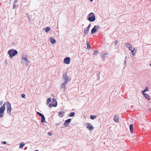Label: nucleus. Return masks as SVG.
<instances>
[{
    "instance_id": "obj_1",
    "label": "nucleus",
    "mask_w": 151,
    "mask_h": 151,
    "mask_svg": "<svg viewBox=\"0 0 151 151\" xmlns=\"http://www.w3.org/2000/svg\"><path fill=\"white\" fill-rule=\"evenodd\" d=\"M22 62L26 65H28L29 63V60L28 59L27 55L26 54L23 55Z\"/></svg>"
},
{
    "instance_id": "obj_2",
    "label": "nucleus",
    "mask_w": 151,
    "mask_h": 151,
    "mask_svg": "<svg viewBox=\"0 0 151 151\" xmlns=\"http://www.w3.org/2000/svg\"><path fill=\"white\" fill-rule=\"evenodd\" d=\"M8 53L9 54L10 57L12 58L13 57L15 56L17 54L18 52L17 51L14 50V49H12L8 51Z\"/></svg>"
},
{
    "instance_id": "obj_3",
    "label": "nucleus",
    "mask_w": 151,
    "mask_h": 151,
    "mask_svg": "<svg viewBox=\"0 0 151 151\" xmlns=\"http://www.w3.org/2000/svg\"><path fill=\"white\" fill-rule=\"evenodd\" d=\"M6 104L4 103L0 108V118H2L3 116L2 114L4 113L5 110Z\"/></svg>"
},
{
    "instance_id": "obj_4",
    "label": "nucleus",
    "mask_w": 151,
    "mask_h": 151,
    "mask_svg": "<svg viewBox=\"0 0 151 151\" xmlns=\"http://www.w3.org/2000/svg\"><path fill=\"white\" fill-rule=\"evenodd\" d=\"M89 17L88 20L90 22H93L95 20V18L94 14L93 13H91L89 15Z\"/></svg>"
},
{
    "instance_id": "obj_5",
    "label": "nucleus",
    "mask_w": 151,
    "mask_h": 151,
    "mask_svg": "<svg viewBox=\"0 0 151 151\" xmlns=\"http://www.w3.org/2000/svg\"><path fill=\"white\" fill-rule=\"evenodd\" d=\"M7 108L8 113L10 114L11 113V104L9 102H7Z\"/></svg>"
},
{
    "instance_id": "obj_6",
    "label": "nucleus",
    "mask_w": 151,
    "mask_h": 151,
    "mask_svg": "<svg viewBox=\"0 0 151 151\" xmlns=\"http://www.w3.org/2000/svg\"><path fill=\"white\" fill-rule=\"evenodd\" d=\"M70 59L69 57H67L64 59V63L67 64H68L70 63Z\"/></svg>"
},
{
    "instance_id": "obj_7",
    "label": "nucleus",
    "mask_w": 151,
    "mask_h": 151,
    "mask_svg": "<svg viewBox=\"0 0 151 151\" xmlns=\"http://www.w3.org/2000/svg\"><path fill=\"white\" fill-rule=\"evenodd\" d=\"M52 101L54 102V103H55V104H50L49 105V107L50 108L52 107V106L53 107H56L57 106V102L56 101H55L54 99H52Z\"/></svg>"
},
{
    "instance_id": "obj_8",
    "label": "nucleus",
    "mask_w": 151,
    "mask_h": 151,
    "mask_svg": "<svg viewBox=\"0 0 151 151\" xmlns=\"http://www.w3.org/2000/svg\"><path fill=\"white\" fill-rule=\"evenodd\" d=\"M98 27L96 26H95L91 30V33L92 34L95 33L97 31V29Z\"/></svg>"
},
{
    "instance_id": "obj_9",
    "label": "nucleus",
    "mask_w": 151,
    "mask_h": 151,
    "mask_svg": "<svg viewBox=\"0 0 151 151\" xmlns=\"http://www.w3.org/2000/svg\"><path fill=\"white\" fill-rule=\"evenodd\" d=\"M63 78L65 80V81L67 82L68 80V77L67 76V73H65L63 76Z\"/></svg>"
},
{
    "instance_id": "obj_10",
    "label": "nucleus",
    "mask_w": 151,
    "mask_h": 151,
    "mask_svg": "<svg viewBox=\"0 0 151 151\" xmlns=\"http://www.w3.org/2000/svg\"><path fill=\"white\" fill-rule=\"evenodd\" d=\"M91 124L90 123L87 124V128L89 129L90 130H92L93 129V126H90Z\"/></svg>"
},
{
    "instance_id": "obj_11",
    "label": "nucleus",
    "mask_w": 151,
    "mask_h": 151,
    "mask_svg": "<svg viewBox=\"0 0 151 151\" xmlns=\"http://www.w3.org/2000/svg\"><path fill=\"white\" fill-rule=\"evenodd\" d=\"M64 112L63 111H61L59 112L58 116L60 117H63L64 115Z\"/></svg>"
},
{
    "instance_id": "obj_12",
    "label": "nucleus",
    "mask_w": 151,
    "mask_h": 151,
    "mask_svg": "<svg viewBox=\"0 0 151 151\" xmlns=\"http://www.w3.org/2000/svg\"><path fill=\"white\" fill-rule=\"evenodd\" d=\"M71 120V119H70L66 120L65 121V125H68L70 123Z\"/></svg>"
},
{
    "instance_id": "obj_13",
    "label": "nucleus",
    "mask_w": 151,
    "mask_h": 151,
    "mask_svg": "<svg viewBox=\"0 0 151 151\" xmlns=\"http://www.w3.org/2000/svg\"><path fill=\"white\" fill-rule=\"evenodd\" d=\"M119 117L118 116L115 115L114 117V120L116 122H118L119 121Z\"/></svg>"
},
{
    "instance_id": "obj_14",
    "label": "nucleus",
    "mask_w": 151,
    "mask_h": 151,
    "mask_svg": "<svg viewBox=\"0 0 151 151\" xmlns=\"http://www.w3.org/2000/svg\"><path fill=\"white\" fill-rule=\"evenodd\" d=\"M143 94L144 95V96H145V97L148 100H150V98L147 94L145 93H143Z\"/></svg>"
},
{
    "instance_id": "obj_15",
    "label": "nucleus",
    "mask_w": 151,
    "mask_h": 151,
    "mask_svg": "<svg viewBox=\"0 0 151 151\" xmlns=\"http://www.w3.org/2000/svg\"><path fill=\"white\" fill-rule=\"evenodd\" d=\"M50 41L51 43L52 44L55 43L56 42L55 40L53 39L52 37L50 38Z\"/></svg>"
},
{
    "instance_id": "obj_16",
    "label": "nucleus",
    "mask_w": 151,
    "mask_h": 151,
    "mask_svg": "<svg viewBox=\"0 0 151 151\" xmlns=\"http://www.w3.org/2000/svg\"><path fill=\"white\" fill-rule=\"evenodd\" d=\"M126 46L127 47L129 48V49H130V48H132V45L128 43H126Z\"/></svg>"
},
{
    "instance_id": "obj_17",
    "label": "nucleus",
    "mask_w": 151,
    "mask_h": 151,
    "mask_svg": "<svg viewBox=\"0 0 151 151\" xmlns=\"http://www.w3.org/2000/svg\"><path fill=\"white\" fill-rule=\"evenodd\" d=\"M67 82L65 81L64 83H62L61 86L62 88H65V86L67 83Z\"/></svg>"
},
{
    "instance_id": "obj_18",
    "label": "nucleus",
    "mask_w": 151,
    "mask_h": 151,
    "mask_svg": "<svg viewBox=\"0 0 151 151\" xmlns=\"http://www.w3.org/2000/svg\"><path fill=\"white\" fill-rule=\"evenodd\" d=\"M89 29L87 28L84 29V33L86 35L88 32Z\"/></svg>"
},
{
    "instance_id": "obj_19",
    "label": "nucleus",
    "mask_w": 151,
    "mask_h": 151,
    "mask_svg": "<svg viewBox=\"0 0 151 151\" xmlns=\"http://www.w3.org/2000/svg\"><path fill=\"white\" fill-rule=\"evenodd\" d=\"M45 118L44 115H43L42 116H41V122L42 123H44L45 122Z\"/></svg>"
},
{
    "instance_id": "obj_20",
    "label": "nucleus",
    "mask_w": 151,
    "mask_h": 151,
    "mask_svg": "<svg viewBox=\"0 0 151 151\" xmlns=\"http://www.w3.org/2000/svg\"><path fill=\"white\" fill-rule=\"evenodd\" d=\"M133 49L131 50V52L132 53L133 55H134V54L136 52V50L135 48H133Z\"/></svg>"
},
{
    "instance_id": "obj_21",
    "label": "nucleus",
    "mask_w": 151,
    "mask_h": 151,
    "mask_svg": "<svg viewBox=\"0 0 151 151\" xmlns=\"http://www.w3.org/2000/svg\"><path fill=\"white\" fill-rule=\"evenodd\" d=\"M24 145L25 144L24 143H21L20 144L19 147L20 148L22 149L23 148Z\"/></svg>"
},
{
    "instance_id": "obj_22",
    "label": "nucleus",
    "mask_w": 151,
    "mask_h": 151,
    "mask_svg": "<svg viewBox=\"0 0 151 151\" xmlns=\"http://www.w3.org/2000/svg\"><path fill=\"white\" fill-rule=\"evenodd\" d=\"M129 128H130V130L131 132H132V131L133 129V125L132 124H131L130 125Z\"/></svg>"
},
{
    "instance_id": "obj_23",
    "label": "nucleus",
    "mask_w": 151,
    "mask_h": 151,
    "mask_svg": "<svg viewBox=\"0 0 151 151\" xmlns=\"http://www.w3.org/2000/svg\"><path fill=\"white\" fill-rule=\"evenodd\" d=\"M75 114V113L74 112H71L69 115V116L70 117H72Z\"/></svg>"
},
{
    "instance_id": "obj_24",
    "label": "nucleus",
    "mask_w": 151,
    "mask_h": 151,
    "mask_svg": "<svg viewBox=\"0 0 151 151\" xmlns=\"http://www.w3.org/2000/svg\"><path fill=\"white\" fill-rule=\"evenodd\" d=\"M96 116H93V115H91L90 116V118L92 119H95L96 118Z\"/></svg>"
},
{
    "instance_id": "obj_25",
    "label": "nucleus",
    "mask_w": 151,
    "mask_h": 151,
    "mask_svg": "<svg viewBox=\"0 0 151 151\" xmlns=\"http://www.w3.org/2000/svg\"><path fill=\"white\" fill-rule=\"evenodd\" d=\"M148 90V88L147 87L145 88V89L144 90L142 91V93H144L145 92L147 91Z\"/></svg>"
},
{
    "instance_id": "obj_26",
    "label": "nucleus",
    "mask_w": 151,
    "mask_h": 151,
    "mask_svg": "<svg viewBox=\"0 0 151 151\" xmlns=\"http://www.w3.org/2000/svg\"><path fill=\"white\" fill-rule=\"evenodd\" d=\"M86 43H87V48H89V49L90 48L91 46H90V45L89 44V42H87Z\"/></svg>"
},
{
    "instance_id": "obj_27",
    "label": "nucleus",
    "mask_w": 151,
    "mask_h": 151,
    "mask_svg": "<svg viewBox=\"0 0 151 151\" xmlns=\"http://www.w3.org/2000/svg\"><path fill=\"white\" fill-rule=\"evenodd\" d=\"M50 29V27H46L45 31L46 32H47L48 31H49Z\"/></svg>"
},
{
    "instance_id": "obj_28",
    "label": "nucleus",
    "mask_w": 151,
    "mask_h": 151,
    "mask_svg": "<svg viewBox=\"0 0 151 151\" xmlns=\"http://www.w3.org/2000/svg\"><path fill=\"white\" fill-rule=\"evenodd\" d=\"M51 100V99L50 98H49L47 99V104H48L49 103V102Z\"/></svg>"
},
{
    "instance_id": "obj_29",
    "label": "nucleus",
    "mask_w": 151,
    "mask_h": 151,
    "mask_svg": "<svg viewBox=\"0 0 151 151\" xmlns=\"http://www.w3.org/2000/svg\"><path fill=\"white\" fill-rule=\"evenodd\" d=\"M17 6V5L16 4V1H15L13 4V8L14 9H15Z\"/></svg>"
},
{
    "instance_id": "obj_30",
    "label": "nucleus",
    "mask_w": 151,
    "mask_h": 151,
    "mask_svg": "<svg viewBox=\"0 0 151 151\" xmlns=\"http://www.w3.org/2000/svg\"><path fill=\"white\" fill-rule=\"evenodd\" d=\"M37 114L41 117L43 115V114H41L39 112H37Z\"/></svg>"
},
{
    "instance_id": "obj_31",
    "label": "nucleus",
    "mask_w": 151,
    "mask_h": 151,
    "mask_svg": "<svg viewBox=\"0 0 151 151\" xmlns=\"http://www.w3.org/2000/svg\"><path fill=\"white\" fill-rule=\"evenodd\" d=\"M98 52L97 51H94L93 52V55H97L98 53Z\"/></svg>"
},
{
    "instance_id": "obj_32",
    "label": "nucleus",
    "mask_w": 151,
    "mask_h": 151,
    "mask_svg": "<svg viewBox=\"0 0 151 151\" xmlns=\"http://www.w3.org/2000/svg\"><path fill=\"white\" fill-rule=\"evenodd\" d=\"M108 55L107 53H105L104 54L103 56H102V58H103L105 57L106 56V55Z\"/></svg>"
},
{
    "instance_id": "obj_33",
    "label": "nucleus",
    "mask_w": 151,
    "mask_h": 151,
    "mask_svg": "<svg viewBox=\"0 0 151 151\" xmlns=\"http://www.w3.org/2000/svg\"><path fill=\"white\" fill-rule=\"evenodd\" d=\"M25 96V95L24 94H22L21 95V96L22 98H24Z\"/></svg>"
},
{
    "instance_id": "obj_34",
    "label": "nucleus",
    "mask_w": 151,
    "mask_h": 151,
    "mask_svg": "<svg viewBox=\"0 0 151 151\" xmlns=\"http://www.w3.org/2000/svg\"><path fill=\"white\" fill-rule=\"evenodd\" d=\"M1 143L4 145H5L6 144V142L5 141H3L1 142Z\"/></svg>"
},
{
    "instance_id": "obj_35",
    "label": "nucleus",
    "mask_w": 151,
    "mask_h": 151,
    "mask_svg": "<svg viewBox=\"0 0 151 151\" xmlns=\"http://www.w3.org/2000/svg\"><path fill=\"white\" fill-rule=\"evenodd\" d=\"M118 42V41L117 40H116L115 41V45H116L117 44Z\"/></svg>"
},
{
    "instance_id": "obj_36",
    "label": "nucleus",
    "mask_w": 151,
    "mask_h": 151,
    "mask_svg": "<svg viewBox=\"0 0 151 151\" xmlns=\"http://www.w3.org/2000/svg\"><path fill=\"white\" fill-rule=\"evenodd\" d=\"M48 134L49 136H51L52 135V133L50 132H49L48 133Z\"/></svg>"
},
{
    "instance_id": "obj_37",
    "label": "nucleus",
    "mask_w": 151,
    "mask_h": 151,
    "mask_svg": "<svg viewBox=\"0 0 151 151\" xmlns=\"http://www.w3.org/2000/svg\"><path fill=\"white\" fill-rule=\"evenodd\" d=\"M90 27H91V24H89L88 25V27L87 28H87V29H90Z\"/></svg>"
},
{
    "instance_id": "obj_38",
    "label": "nucleus",
    "mask_w": 151,
    "mask_h": 151,
    "mask_svg": "<svg viewBox=\"0 0 151 151\" xmlns=\"http://www.w3.org/2000/svg\"><path fill=\"white\" fill-rule=\"evenodd\" d=\"M2 104V102H1L0 103V106H1Z\"/></svg>"
},
{
    "instance_id": "obj_39",
    "label": "nucleus",
    "mask_w": 151,
    "mask_h": 151,
    "mask_svg": "<svg viewBox=\"0 0 151 151\" xmlns=\"http://www.w3.org/2000/svg\"><path fill=\"white\" fill-rule=\"evenodd\" d=\"M133 48H130V49H129V50H132L133 49Z\"/></svg>"
},
{
    "instance_id": "obj_40",
    "label": "nucleus",
    "mask_w": 151,
    "mask_h": 151,
    "mask_svg": "<svg viewBox=\"0 0 151 151\" xmlns=\"http://www.w3.org/2000/svg\"><path fill=\"white\" fill-rule=\"evenodd\" d=\"M97 75H98V76L99 77V76L100 75V73H99V74H97Z\"/></svg>"
},
{
    "instance_id": "obj_41",
    "label": "nucleus",
    "mask_w": 151,
    "mask_h": 151,
    "mask_svg": "<svg viewBox=\"0 0 151 151\" xmlns=\"http://www.w3.org/2000/svg\"><path fill=\"white\" fill-rule=\"evenodd\" d=\"M35 151H39L38 150H36Z\"/></svg>"
},
{
    "instance_id": "obj_42",
    "label": "nucleus",
    "mask_w": 151,
    "mask_h": 151,
    "mask_svg": "<svg viewBox=\"0 0 151 151\" xmlns=\"http://www.w3.org/2000/svg\"><path fill=\"white\" fill-rule=\"evenodd\" d=\"M150 65L151 66V63L150 64Z\"/></svg>"
}]
</instances>
